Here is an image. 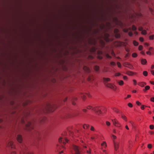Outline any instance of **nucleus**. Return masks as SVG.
<instances>
[{
	"instance_id": "nucleus-1",
	"label": "nucleus",
	"mask_w": 154,
	"mask_h": 154,
	"mask_svg": "<svg viewBox=\"0 0 154 154\" xmlns=\"http://www.w3.org/2000/svg\"><path fill=\"white\" fill-rule=\"evenodd\" d=\"M33 124L30 122H28L26 125V130L28 131H30L33 128Z\"/></svg>"
},
{
	"instance_id": "nucleus-2",
	"label": "nucleus",
	"mask_w": 154,
	"mask_h": 154,
	"mask_svg": "<svg viewBox=\"0 0 154 154\" xmlns=\"http://www.w3.org/2000/svg\"><path fill=\"white\" fill-rule=\"evenodd\" d=\"M73 148L75 152L72 154H81L80 148L76 145H74L73 146Z\"/></svg>"
},
{
	"instance_id": "nucleus-3",
	"label": "nucleus",
	"mask_w": 154,
	"mask_h": 154,
	"mask_svg": "<svg viewBox=\"0 0 154 154\" xmlns=\"http://www.w3.org/2000/svg\"><path fill=\"white\" fill-rule=\"evenodd\" d=\"M22 153L23 154H32V153L28 151L26 146H24L22 148Z\"/></svg>"
},
{
	"instance_id": "nucleus-4",
	"label": "nucleus",
	"mask_w": 154,
	"mask_h": 154,
	"mask_svg": "<svg viewBox=\"0 0 154 154\" xmlns=\"http://www.w3.org/2000/svg\"><path fill=\"white\" fill-rule=\"evenodd\" d=\"M105 85L107 87L112 89L114 90H116V87L111 83H105Z\"/></svg>"
},
{
	"instance_id": "nucleus-5",
	"label": "nucleus",
	"mask_w": 154,
	"mask_h": 154,
	"mask_svg": "<svg viewBox=\"0 0 154 154\" xmlns=\"http://www.w3.org/2000/svg\"><path fill=\"white\" fill-rule=\"evenodd\" d=\"M68 140L65 137L63 138L60 137L59 139V142L60 143L63 142V144H65L66 142H68Z\"/></svg>"
},
{
	"instance_id": "nucleus-6",
	"label": "nucleus",
	"mask_w": 154,
	"mask_h": 154,
	"mask_svg": "<svg viewBox=\"0 0 154 154\" xmlns=\"http://www.w3.org/2000/svg\"><path fill=\"white\" fill-rule=\"evenodd\" d=\"M53 106L50 103L46 104V109L49 111H52L53 110Z\"/></svg>"
},
{
	"instance_id": "nucleus-7",
	"label": "nucleus",
	"mask_w": 154,
	"mask_h": 154,
	"mask_svg": "<svg viewBox=\"0 0 154 154\" xmlns=\"http://www.w3.org/2000/svg\"><path fill=\"white\" fill-rule=\"evenodd\" d=\"M113 142L115 150L116 151H117L119 148V143L114 140H113Z\"/></svg>"
},
{
	"instance_id": "nucleus-8",
	"label": "nucleus",
	"mask_w": 154,
	"mask_h": 154,
	"mask_svg": "<svg viewBox=\"0 0 154 154\" xmlns=\"http://www.w3.org/2000/svg\"><path fill=\"white\" fill-rule=\"evenodd\" d=\"M103 80L104 84L105 83H108L107 82L110 81V79L108 78H103Z\"/></svg>"
},
{
	"instance_id": "nucleus-9",
	"label": "nucleus",
	"mask_w": 154,
	"mask_h": 154,
	"mask_svg": "<svg viewBox=\"0 0 154 154\" xmlns=\"http://www.w3.org/2000/svg\"><path fill=\"white\" fill-rule=\"evenodd\" d=\"M8 146H10L11 148H14V146L13 144V142L10 140L8 143Z\"/></svg>"
},
{
	"instance_id": "nucleus-10",
	"label": "nucleus",
	"mask_w": 154,
	"mask_h": 154,
	"mask_svg": "<svg viewBox=\"0 0 154 154\" xmlns=\"http://www.w3.org/2000/svg\"><path fill=\"white\" fill-rule=\"evenodd\" d=\"M123 65L124 66L128 67L130 69H131L132 68V66L129 63L125 62L123 64Z\"/></svg>"
},
{
	"instance_id": "nucleus-11",
	"label": "nucleus",
	"mask_w": 154,
	"mask_h": 154,
	"mask_svg": "<svg viewBox=\"0 0 154 154\" xmlns=\"http://www.w3.org/2000/svg\"><path fill=\"white\" fill-rule=\"evenodd\" d=\"M17 140L19 142L21 143L22 141V136L20 135H18L17 136Z\"/></svg>"
},
{
	"instance_id": "nucleus-12",
	"label": "nucleus",
	"mask_w": 154,
	"mask_h": 154,
	"mask_svg": "<svg viewBox=\"0 0 154 154\" xmlns=\"http://www.w3.org/2000/svg\"><path fill=\"white\" fill-rule=\"evenodd\" d=\"M87 96L88 97H90V95L88 94H82L81 95V97L83 99L85 100L86 98V96Z\"/></svg>"
},
{
	"instance_id": "nucleus-13",
	"label": "nucleus",
	"mask_w": 154,
	"mask_h": 154,
	"mask_svg": "<svg viewBox=\"0 0 154 154\" xmlns=\"http://www.w3.org/2000/svg\"><path fill=\"white\" fill-rule=\"evenodd\" d=\"M112 122L114 125L115 126L117 124V123L119 122L116 119H112Z\"/></svg>"
},
{
	"instance_id": "nucleus-14",
	"label": "nucleus",
	"mask_w": 154,
	"mask_h": 154,
	"mask_svg": "<svg viewBox=\"0 0 154 154\" xmlns=\"http://www.w3.org/2000/svg\"><path fill=\"white\" fill-rule=\"evenodd\" d=\"M141 63L142 64L144 65L147 63V61L145 59H142L141 60Z\"/></svg>"
},
{
	"instance_id": "nucleus-15",
	"label": "nucleus",
	"mask_w": 154,
	"mask_h": 154,
	"mask_svg": "<svg viewBox=\"0 0 154 154\" xmlns=\"http://www.w3.org/2000/svg\"><path fill=\"white\" fill-rule=\"evenodd\" d=\"M77 99V98L76 97H74L73 98L72 100V103L73 105H75V103L74 102V101L75 100H76Z\"/></svg>"
},
{
	"instance_id": "nucleus-16",
	"label": "nucleus",
	"mask_w": 154,
	"mask_h": 154,
	"mask_svg": "<svg viewBox=\"0 0 154 154\" xmlns=\"http://www.w3.org/2000/svg\"><path fill=\"white\" fill-rule=\"evenodd\" d=\"M146 84L144 82H140L139 84V85L141 87H143Z\"/></svg>"
},
{
	"instance_id": "nucleus-17",
	"label": "nucleus",
	"mask_w": 154,
	"mask_h": 154,
	"mask_svg": "<svg viewBox=\"0 0 154 154\" xmlns=\"http://www.w3.org/2000/svg\"><path fill=\"white\" fill-rule=\"evenodd\" d=\"M99 109V108L98 107H96L92 109V110L96 112H97L98 110Z\"/></svg>"
},
{
	"instance_id": "nucleus-18",
	"label": "nucleus",
	"mask_w": 154,
	"mask_h": 154,
	"mask_svg": "<svg viewBox=\"0 0 154 154\" xmlns=\"http://www.w3.org/2000/svg\"><path fill=\"white\" fill-rule=\"evenodd\" d=\"M101 146L105 148L106 146L107 145L105 142H103V143L101 144Z\"/></svg>"
},
{
	"instance_id": "nucleus-19",
	"label": "nucleus",
	"mask_w": 154,
	"mask_h": 154,
	"mask_svg": "<svg viewBox=\"0 0 154 154\" xmlns=\"http://www.w3.org/2000/svg\"><path fill=\"white\" fill-rule=\"evenodd\" d=\"M89 127V125H86L85 124L84 126H83V128L84 129H88Z\"/></svg>"
},
{
	"instance_id": "nucleus-20",
	"label": "nucleus",
	"mask_w": 154,
	"mask_h": 154,
	"mask_svg": "<svg viewBox=\"0 0 154 154\" xmlns=\"http://www.w3.org/2000/svg\"><path fill=\"white\" fill-rule=\"evenodd\" d=\"M118 83L119 85L122 86L123 85L124 82L122 80H121L118 82Z\"/></svg>"
},
{
	"instance_id": "nucleus-21",
	"label": "nucleus",
	"mask_w": 154,
	"mask_h": 154,
	"mask_svg": "<svg viewBox=\"0 0 154 154\" xmlns=\"http://www.w3.org/2000/svg\"><path fill=\"white\" fill-rule=\"evenodd\" d=\"M134 72L131 71H128L127 72V74L129 75H132L134 74Z\"/></svg>"
},
{
	"instance_id": "nucleus-22",
	"label": "nucleus",
	"mask_w": 154,
	"mask_h": 154,
	"mask_svg": "<svg viewBox=\"0 0 154 154\" xmlns=\"http://www.w3.org/2000/svg\"><path fill=\"white\" fill-rule=\"evenodd\" d=\"M133 43L134 45L135 46H137L138 45V42H136L135 41H134L133 42Z\"/></svg>"
},
{
	"instance_id": "nucleus-23",
	"label": "nucleus",
	"mask_w": 154,
	"mask_h": 154,
	"mask_svg": "<svg viewBox=\"0 0 154 154\" xmlns=\"http://www.w3.org/2000/svg\"><path fill=\"white\" fill-rule=\"evenodd\" d=\"M143 74L144 76H146L147 75L148 72L146 71H144L143 72Z\"/></svg>"
},
{
	"instance_id": "nucleus-24",
	"label": "nucleus",
	"mask_w": 154,
	"mask_h": 154,
	"mask_svg": "<svg viewBox=\"0 0 154 154\" xmlns=\"http://www.w3.org/2000/svg\"><path fill=\"white\" fill-rule=\"evenodd\" d=\"M99 66H96L94 67V69L96 71H98L99 70Z\"/></svg>"
},
{
	"instance_id": "nucleus-25",
	"label": "nucleus",
	"mask_w": 154,
	"mask_h": 154,
	"mask_svg": "<svg viewBox=\"0 0 154 154\" xmlns=\"http://www.w3.org/2000/svg\"><path fill=\"white\" fill-rule=\"evenodd\" d=\"M110 65L112 66H115L116 65V63L114 62H112L110 63Z\"/></svg>"
},
{
	"instance_id": "nucleus-26",
	"label": "nucleus",
	"mask_w": 154,
	"mask_h": 154,
	"mask_svg": "<svg viewBox=\"0 0 154 154\" xmlns=\"http://www.w3.org/2000/svg\"><path fill=\"white\" fill-rule=\"evenodd\" d=\"M141 33L143 35H146V32L145 30H143L142 31Z\"/></svg>"
},
{
	"instance_id": "nucleus-27",
	"label": "nucleus",
	"mask_w": 154,
	"mask_h": 154,
	"mask_svg": "<svg viewBox=\"0 0 154 154\" xmlns=\"http://www.w3.org/2000/svg\"><path fill=\"white\" fill-rule=\"evenodd\" d=\"M137 54L136 53H133L132 54V56L134 57H137Z\"/></svg>"
},
{
	"instance_id": "nucleus-28",
	"label": "nucleus",
	"mask_w": 154,
	"mask_h": 154,
	"mask_svg": "<svg viewBox=\"0 0 154 154\" xmlns=\"http://www.w3.org/2000/svg\"><path fill=\"white\" fill-rule=\"evenodd\" d=\"M122 118L125 121H127V118L125 116L122 115Z\"/></svg>"
},
{
	"instance_id": "nucleus-29",
	"label": "nucleus",
	"mask_w": 154,
	"mask_h": 154,
	"mask_svg": "<svg viewBox=\"0 0 154 154\" xmlns=\"http://www.w3.org/2000/svg\"><path fill=\"white\" fill-rule=\"evenodd\" d=\"M132 29L133 30H137V28L134 25H133L132 27Z\"/></svg>"
},
{
	"instance_id": "nucleus-30",
	"label": "nucleus",
	"mask_w": 154,
	"mask_h": 154,
	"mask_svg": "<svg viewBox=\"0 0 154 154\" xmlns=\"http://www.w3.org/2000/svg\"><path fill=\"white\" fill-rule=\"evenodd\" d=\"M106 56L107 58L111 59L112 58V57L108 54H106Z\"/></svg>"
},
{
	"instance_id": "nucleus-31",
	"label": "nucleus",
	"mask_w": 154,
	"mask_h": 154,
	"mask_svg": "<svg viewBox=\"0 0 154 154\" xmlns=\"http://www.w3.org/2000/svg\"><path fill=\"white\" fill-rule=\"evenodd\" d=\"M117 64L118 65V66L119 68H121V63H120V62H117Z\"/></svg>"
},
{
	"instance_id": "nucleus-32",
	"label": "nucleus",
	"mask_w": 154,
	"mask_h": 154,
	"mask_svg": "<svg viewBox=\"0 0 154 154\" xmlns=\"http://www.w3.org/2000/svg\"><path fill=\"white\" fill-rule=\"evenodd\" d=\"M115 126L118 127H120L121 126V125L120 123L119 122L118 123H117L116 125H115Z\"/></svg>"
},
{
	"instance_id": "nucleus-33",
	"label": "nucleus",
	"mask_w": 154,
	"mask_h": 154,
	"mask_svg": "<svg viewBox=\"0 0 154 154\" xmlns=\"http://www.w3.org/2000/svg\"><path fill=\"white\" fill-rule=\"evenodd\" d=\"M149 128L151 129H154V125H150Z\"/></svg>"
},
{
	"instance_id": "nucleus-34",
	"label": "nucleus",
	"mask_w": 154,
	"mask_h": 154,
	"mask_svg": "<svg viewBox=\"0 0 154 154\" xmlns=\"http://www.w3.org/2000/svg\"><path fill=\"white\" fill-rule=\"evenodd\" d=\"M96 112H97L99 114H101L102 112L101 110L100 109H99Z\"/></svg>"
},
{
	"instance_id": "nucleus-35",
	"label": "nucleus",
	"mask_w": 154,
	"mask_h": 154,
	"mask_svg": "<svg viewBox=\"0 0 154 154\" xmlns=\"http://www.w3.org/2000/svg\"><path fill=\"white\" fill-rule=\"evenodd\" d=\"M147 147L149 149H151L152 147V145L150 144H149L147 145Z\"/></svg>"
},
{
	"instance_id": "nucleus-36",
	"label": "nucleus",
	"mask_w": 154,
	"mask_h": 154,
	"mask_svg": "<svg viewBox=\"0 0 154 154\" xmlns=\"http://www.w3.org/2000/svg\"><path fill=\"white\" fill-rule=\"evenodd\" d=\"M150 88V87L149 86H146L145 87V89H146V90H147L149 89Z\"/></svg>"
},
{
	"instance_id": "nucleus-37",
	"label": "nucleus",
	"mask_w": 154,
	"mask_h": 154,
	"mask_svg": "<svg viewBox=\"0 0 154 154\" xmlns=\"http://www.w3.org/2000/svg\"><path fill=\"white\" fill-rule=\"evenodd\" d=\"M112 139L113 140L115 139L116 138V137L114 135H112Z\"/></svg>"
},
{
	"instance_id": "nucleus-38",
	"label": "nucleus",
	"mask_w": 154,
	"mask_h": 154,
	"mask_svg": "<svg viewBox=\"0 0 154 154\" xmlns=\"http://www.w3.org/2000/svg\"><path fill=\"white\" fill-rule=\"evenodd\" d=\"M113 110L116 112L118 113L119 112V110L116 108H113Z\"/></svg>"
},
{
	"instance_id": "nucleus-39",
	"label": "nucleus",
	"mask_w": 154,
	"mask_h": 154,
	"mask_svg": "<svg viewBox=\"0 0 154 154\" xmlns=\"http://www.w3.org/2000/svg\"><path fill=\"white\" fill-rule=\"evenodd\" d=\"M91 130V131H94L95 130L94 128V127L92 126H91V128H90Z\"/></svg>"
},
{
	"instance_id": "nucleus-40",
	"label": "nucleus",
	"mask_w": 154,
	"mask_h": 154,
	"mask_svg": "<svg viewBox=\"0 0 154 154\" xmlns=\"http://www.w3.org/2000/svg\"><path fill=\"white\" fill-rule=\"evenodd\" d=\"M128 105L130 107H133V105L131 103H129Z\"/></svg>"
},
{
	"instance_id": "nucleus-41",
	"label": "nucleus",
	"mask_w": 154,
	"mask_h": 154,
	"mask_svg": "<svg viewBox=\"0 0 154 154\" xmlns=\"http://www.w3.org/2000/svg\"><path fill=\"white\" fill-rule=\"evenodd\" d=\"M142 48H143V46L142 45H140L139 46L138 49L140 51L142 49Z\"/></svg>"
},
{
	"instance_id": "nucleus-42",
	"label": "nucleus",
	"mask_w": 154,
	"mask_h": 154,
	"mask_svg": "<svg viewBox=\"0 0 154 154\" xmlns=\"http://www.w3.org/2000/svg\"><path fill=\"white\" fill-rule=\"evenodd\" d=\"M133 33L131 32H128V35H129V36H132L133 35Z\"/></svg>"
},
{
	"instance_id": "nucleus-43",
	"label": "nucleus",
	"mask_w": 154,
	"mask_h": 154,
	"mask_svg": "<svg viewBox=\"0 0 154 154\" xmlns=\"http://www.w3.org/2000/svg\"><path fill=\"white\" fill-rule=\"evenodd\" d=\"M121 73L119 72H117L115 74V76H119L121 75Z\"/></svg>"
},
{
	"instance_id": "nucleus-44",
	"label": "nucleus",
	"mask_w": 154,
	"mask_h": 154,
	"mask_svg": "<svg viewBox=\"0 0 154 154\" xmlns=\"http://www.w3.org/2000/svg\"><path fill=\"white\" fill-rule=\"evenodd\" d=\"M154 37V35H150L149 37V39H153Z\"/></svg>"
},
{
	"instance_id": "nucleus-45",
	"label": "nucleus",
	"mask_w": 154,
	"mask_h": 154,
	"mask_svg": "<svg viewBox=\"0 0 154 154\" xmlns=\"http://www.w3.org/2000/svg\"><path fill=\"white\" fill-rule=\"evenodd\" d=\"M139 40L140 42H143L144 40L143 38L142 37H140L139 38Z\"/></svg>"
},
{
	"instance_id": "nucleus-46",
	"label": "nucleus",
	"mask_w": 154,
	"mask_h": 154,
	"mask_svg": "<svg viewBox=\"0 0 154 154\" xmlns=\"http://www.w3.org/2000/svg\"><path fill=\"white\" fill-rule=\"evenodd\" d=\"M106 124L107 126H109L110 125V123L108 121H106Z\"/></svg>"
},
{
	"instance_id": "nucleus-47",
	"label": "nucleus",
	"mask_w": 154,
	"mask_h": 154,
	"mask_svg": "<svg viewBox=\"0 0 154 154\" xmlns=\"http://www.w3.org/2000/svg\"><path fill=\"white\" fill-rule=\"evenodd\" d=\"M139 30L142 31L143 30V28L142 27H140L138 28Z\"/></svg>"
},
{
	"instance_id": "nucleus-48",
	"label": "nucleus",
	"mask_w": 154,
	"mask_h": 154,
	"mask_svg": "<svg viewBox=\"0 0 154 154\" xmlns=\"http://www.w3.org/2000/svg\"><path fill=\"white\" fill-rule=\"evenodd\" d=\"M92 107L91 106H87V109H91L92 108Z\"/></svg>"
},
{
	"instance_id": "nucleus-49",
	"label": "nucleus",
	"mask_w": 154,
	"mask_h": 154,
	"mask_svg": "<svg viewBox=\"0 0 154 154\" xmlns=\"http://www.w3.org/2000/svg\"><path fill=\"white\" fill-rule=\"evenodd\" d=\"M136 103L137 105H140L141 104V103L140 102H139L138 101H137L136 102Z\"/></svg>"
},
{
	"instance_id": "nucleus-50",
	"label": "nucleus",
	"mask_w": 154,
	"mask_h": 154,
	"mask_svg": "<svg viewBox=\"0 0 154 154\" xmlns=\"http://www.w3.org/2000/svg\"><path fill=\"white\" fill-rule=\"evenodd\" d=\"M146 54H147L150 55L151 54V53L149 51H147L146 52Z\"/></svg>"
},
{
	"instance_id": "nucleus-51",
	"label": "nucleus",
	"mask_w": 154,
	"mask_h": 154,
	"mask_svg": "<svg viewBox=\"0 0 154 154\" xmlns=\"http://www.w3.org/2000/svg\"><path fill=\"white\" fill-rule=\"evenodd\" d=\"M150 100L151 101L154 102V97L151 98Z\"/></svg>"
},
{
	"instance_id": "nucleus-52",
	"label": "nucleus",
	"mask_w": 154,
	"mask_h": 154,
	"mask_svg": "<svg viewBox=\"0 0 154 154\" xmlns=\"http://www.w3.org/2000/svg\"><path fill=\"white\" fill-rule=\"evenodd\" d=\"M123 79L125 80H126L127 79V77L126 76H125L123 77Z\"/></svg>"
},
{
	"instance_id": "nucleus-53",
	"label": "nucleus",
	"mask_w": 154,
	"mask_h": 154,
	"mask_svg": "<svg viewBox=\"0 0 154 154\" xmlns=\"http://www.w3.org/2000/svg\"><path fill=\"white\" fill-rule=\"evenodd\" d=\"M125 51L128 52L129 51V49L128 48H125Z\"/></svg>"
},
{
	"instance_id": "nucleus-54",
	"label": "nucleus",
	"mask_w": 154,
	"mask_h": 154,
	"mask_svg": "<svg viewBox=\"0 0 154 154\" xmlns=\"http://www.w3.org/2000/svg\"><path fill=\"white\" fill-rule=\"evenodd\" d=\"M133 81L134 82V84L135 85H136L137 84L136 81L135 80H133Z\"/></svg>"
},
{
	"instance_id": "nucleus-55",
	"label": "nucleus",
	"mask_w": 154,
	"mask_h": 154,
	"mask_svg": "<svg viewBox=\"0 0 154 154\" xmlns=\"http://www.w3.org/2000/svg\"><path fill=\"white\" fill-rule=\"evenodd\" d=\"M131 97V95H127V97H126V98H125V99H127V98H129Z\"/></svg>"
},
{
	"instance_id": "nucleus-56",
	"label": "nucleus",
	"mask_w": 154,
	"mask_h": 154,
	"mask_svg": "<svg viewBox=\"0 0 154 154\" xmlns=\"http://www.w3.org/2000/svg\"><path fill=\"white\" fill-rule=\"evenodd\" d=\"M85 68H86V69H87V71H88V72H89V69L87 67H84V69H85Z\"/></svg>"
},
{
	"instance_id": "nucleus-57",
	"label": "nucleus",
	"mask_w": 154,
	"mask_h": 154,
	"mask_svg": "<svg viewBox=\"0 0 154 154\" xmlns=\"http://www.w3.org/2000/svg\"><path fill=\"white\" fill-rule=\"evenodd\" d=\"M46 119V118L45 117H44L43 118V119L42 120V122H44L45 120Z\"/></svg>"
},
{
	"instance_id": "nucleus-58",
	"label": "nucleus",
	"mask_w": 154,
	"mask_h": 154,
	"mask_svg": "<svg viewBox=\"0 0 154 154\" xmlns=\"http://www.w3.org/2000/svg\"><path fill=\"white\" fill-rule=\"evenodd\" d=\"M141 108L142 109H144V106L143 105H142L141 107Z\"/></svg>"
},
{
	"instance_id": "nucleus-59",
	"label": "nucleus",
	"mask_w": 154,
	"mask_h": 154,
	"mask_svg": "<svg viewBox=\"0 0 154 154\" xmlns=\"http://www.w3.org/2000/svg\"><path fill=\"white\" fill-rule=\"evenodd\" d=\"M103 151L104 152V153L103 154H108L107 152H106V150H104Z\"/></svg>"
},
{
	"instance_id": "nucleus-60",
	"label": "nucleus",
	"mask_w": 154,
	"mask_h": 154,
	"mask_svg": "<svg viewBox=\"0 0 154 154\" xmlns=\"http://www.w3.org/2000/svg\"><path fill=\"white\" fill-rule=\"evenodd\" d=\"M129 53H128L125 56V57H128V56H129Z\"/></svg>"
},
{
	"instance_id": "nucleus-61",
	"label": "nucleus",
	"mask_w": 154,
	"mask_h": 154,
	"mask_svg": "<svg viewBox=\"0 0 154 154\" xmlns=\"http://www.w3.org/2000/svg\"><path fill=\"white\" fill-rule=\"evenodd\" d=\"M151 74L152 75H154V70H151Z\"/></svg>"
},
{
	"instance_id": "nucleus-62",
	"label": "nucleus",
	"mask_w": 154,
	"mask_h": 154,
	"mask_svg": "<svg viewBox=\"0 0 154 154\" xmlns=\"http://www.w3.org/2000/svg\"><path fill=\"white\" fill-rule=\"evenodd\" d=\"M149 82L151 84L154 85V81H150Z\"/></svg>"
},
{
	"instance_id": "nucleus-63",
	"label": "nucleus",
	"mask_w": 154,
	"mask_h": 154,
	"mask_svg": "<svg viewBox=\"0 0 154 154\" xmlns=\"http://www.w3.org/2000/svg\"><path fill=\"white\" fill-rule=\"evenodd\" d=\"M87 152L88 153H91V150H89V151L88 150H87Z\"/></svg>"
},
{
	"instance_id": "nucleus-64",
	"label": "nucleus",
	"mask_w": 154,
	"mask_h": 154,
	"mask_svg": "<svg viewBox=\"0 0 154 154\" xmlns=\"http://www.w3.org/2000/svg\"><path fill=\"white\" fill-rule=\"evenodd\" d=\"M11 154H16V152L14 151H13L12 152Z\"/></svg>"
}]
</instances>
